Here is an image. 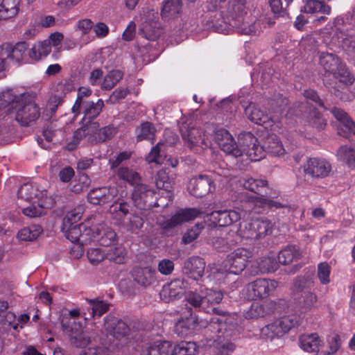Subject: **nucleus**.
Listing matches in <instances>:
<instances>
[{
    "instance_id": "obj_1",
    "label": "nucleus",
    "mask_w": 355,
    "mask_h": 355,
    "mask_svg": "<svg viewBox=\"0 0 355 355\" xmlns=\"http://www.w3.org/2000/svg\"><path fill=\"white\" fill-rule=\"evenodd\" d=\"M223 294L219 291L205 288V302L203 311L214 313L213 317L206 326L207 331L213 334L211 339L218 341L223 348L232 351L234 348L231 340H234L239 334V317L236 313H226L214 306L221 302Z\"/></svg>"
},
{
    "instance_id": "obj_2",
    "label": "nucleus",
    "mask_w": 355,
    "mask_h": 355,
    "mask_svg": "<svg viewBox=\"0 0 355 355\" xmlns=\"http://www.w3.org/2000/svg\"><path fill=\"white\" fill-rule=\"evenodd\" d=\"M246 0H224L218 4L216 13L214 16L216 20L211 21V27L217 23L236 26L238 19L245 13Z\"/></svg>"
},
{
    "instance_id": "obj_3",
    "label": "nucleus",
    "mask_w": 355,
    "mask_h": 355,
    "mask_svg": "<svg viewBox=\"0 0 355 355\" xmlns=\"http://www.w3.org/2000/svg\"><path fill=\"white\" fill-rule=\"evenodd\" d=\"M273 223L267 218H256L239 224L238 234L246 239H260L272 233Z\"/></svg>"
},
{
    "instance_id": "obj_4",
    "label": "nucleus",
    "mask_w": 355,
    "mask_h": 355,
    "mask_svg": "<svg viewBox=\"0 0 355 355\" xmlns=\"http://www.w3.org/2000/svg\"><path fill=\"white\" fill-rule=\"evenodd\" d=\"M214 29L216 32L225 35L236 32L239 34L252 35L261 33L262 31V23L261 20L243 16L242 18L238 19L236 26H232L231 24H222L221 23L217 22L214 26Z\"/></svg>"
},
{
    "instance_id": "obj_5",
    "label": "nucleus",
    "mask_w": 355,
    "mask_h": 355,
    "mask_svg": "<svg viewBox=\"0 0 355 355\" xmlns=\"http://www.w3.org/2000/svg\"><path fill=\"white\" fill-rule=\"evenodd\" d=\"M312 286L313 282L304 277H299L295 282V288L297 291L295 300L302 313L311 311L317 302L316 294L310 290Z\"/></svg>"
},
{
    "instance_id": "obj_6",
    "label": "nucleus",
    "mask_w": 355,
    "mask_h": 355,
    "mask_svg": "<svg viewBox=\"0 0 355 355\" xmlns=\"http://www.w3.org/2000/svg\"><path fill=\"white\" fill-rule=\"evenodd\" d=\"M69 337L73 345L83 348L80 355H105V350L102 347H87L91 343V340L80 324L74 323L71 327Z\"/></svg>"
},
{
    "instance_id": "obj_7",
    "label": "nucleus",
    "mask_w": 355,
    "mask_h": 355,
    "mask_svg": "<svg viewBox=\"0 0 355 355\" xmlns=\"http://www.w3.org/2000/svg\"><path fill=\"white\" fill-rule=\"evenodd\" d=\"M277 286L278 282L274 279L259 278L248 284L243 291L249 300H254L268 297L275 291Z\"/></svg>"
},
{
    "instance_id": "obj_8",
    "label": "nucleus",
    "mask_w": 355,
    "mask_h": 355,
    "mask_svg": "<svg viewBox=\"0 0 355 355\" xmlns=\"http://www.w3.org/2000/svg\"><path fill=\"white\" fill-rule=\"evenodd\" d=\"M239 143L242 155L245 154L251 161H259L265 157L263 146L259 145L258 139L251 132L240 134Z\"/></svg>"
},
{
    "instance_id": "obj_9",
    "label": "nucleus",
    "mask_w": 355,
    "mask_h": 355,
    "mask_svg": "<svg viewBox=\"0 0 355 355\" xmlns=\"http://www.w3.org/2000/svg\"><path fill=\"white\" fill-rule=\"evenodd\" d=\"M62 230L66 237L72 243H78V244L84 245L92 242L91 232L92 230L89 222L79 225H69V226L62 225Z\"/></svg>"
},
{
    "instance_id": "obj_10",
    "label": "nucleus",
    "mask_w": 355,
    "mask_h": 355,
    "mask_svg": "<svg viewBox=\"0 0 355 355\" xmlns=\"http://www.w3.org/2000/svg\"><path fill=\"white\" fill-rule=\"evenodd\" d=\"M87 141L92 144L105 142L111 139L117 132L113 125L100 128L98 122H92L84 126Z\"/></svg>"
},
{
    "instance_id": "obj_11",
    "label": "nucleus",
    "mask_w": 355,
    "mask_h": 355,
    "mask_svg": "<svg viewBox=\"0 0 355 355\" xmlns=\"http://www.w3.org/2000/svg\"><path fill=\"white\" fill-rule=\"evenodd\" d=\"M251 256L252 253L248 250L238 248L227 255L223 264L228 268L230 273L237 275L245 268Z\"/></svg>"
},
{
    "instance_id": "obj_12",
    "label": "nucleus",
    "mask_w": 355,
    "mask_h": 355,
    "mask_svg": "<svg viewBox=\"0 0 355 355\" xmlns=\"http://www.w3.org/2000/svg\"><path fill=\"white\" fill-rule=\"evenodd\" d=\"M331 170V164L324 158H309L303 165L304 174L313 179L325 178L329 175Z\"/></svg>"
},
{
    "instance_id": "obj_13",
    "label": "nucleus",
    "mask_w": 355,
    "mask_h": 355,
    "mask_svg": "<svg viewBox=\"0 0 355 355\" xmlns=\"http://www.w3.org/2000/svg\"><path fill=\"white\" fill-rule=\"evenodd\" d=\"M343 24V19L338 17L334 19L333 25L336 28V31L333 40L336 42L346 53L355 59V37L348 32L341 30L340 26Z\"/></svg>"
},
{
    "instance_id": "obj_14",
    "label": "nucleus",
    "mask_w": 355,
    "mask_h": 355,
    "mask_svg": "<svg viewBox=\"0 0 355 355\" xmlns=\"http://www.w3.org/2000/svg\"><path fill=\"white\" fill-rule=\"evenodd\" d=\"M214 139L219 148L227 155L234 157L242 156L240 145L238 146L232 135L225 129L220 128L215 132Z\"/></svg>"
},
{
    "instance_id": "obj_15",
    "label": "nucleus",
    "mask_w": 355,
    "mask_h": 355,
    "mask_svg": "<svg viewBox=\"0 0 355 355\" xmlns=\"http://www.w3.org/2000/svg\"><path fill=\"white\" fill-rule=\"evenodd\" d=\"M241 218L239 212L235 210L215 211L206 215V222L209 225L229 226Z\"/></svg>"
},
{
    "instance_id": "obj_16",
    "label": "nucleus",
    "mask_w": 355,
    "mask_h": 355,
    "mask_svg": "<svg viewBox=\"0 0 355 355\" xmlns=\"http://www.w3.org/2000/svg\"><path fill=\"white\" fill-rule=\"evenodd\" d=\"M92 241L98 243L103 246H110L116 242V234L109 226L100 223L92 227Z\"/></svg>"
},
{
    "instance_id": "obj_17",
    "label": "nucleus",
    "mask_w": 355,
    "mask_h": 355,
    "mask_svg": "<svg viewBox=\"0 0 355 355\" xmlns=\"http://www.w3.org/2000/svg\"><path fill=\"white\" fill-rule=\"evenodd\" d=\"M202 214V211L196 208L182 209L178 211L170 219L161 223V226L164 230L172 229L184 222H188L197 217H200Z\"/></svg>"
},
{
    "instance_id": "obj_18",
    "label": "nucleus",
    "mask_w": 355,
    "mask_h": 355,
    "mask_svg": "<svg viewBox=\"0 0 355 355\" xmlns=\"http://www.w3.org/2000/svg\"><path fill=\"white\" fill-rule=\"evenodd\" d=\"M118 194L116 187H101L91 190L87 198L93 205H103L113 200Z\"/></svg>"
},
{
    "instance_id": "obj_19",
    "label": "nucleus",
    "mask_w": 355,
    "mask_h": 355,
    "mask_svg": "<svg viewBox=\"0 0 355 355\" xmlns=\"http://www.w3.org/2000/svg\"><path fill=\"white\" fill-rule=\"evenodd\" d=\"M182 137L185 144L190 148L196 146L207 147L209 144L203 130L197 128L181 129Z\"/></svg>"
},
{
    "instance_id": "obj_20",
    "label": "nucleus",
    "mask_w": 355,
    "mask_h": 355,
    "mask_svg": "<svg viewBox=\"0 0 355 355\" xmlns=\"http://www.w3.org/2000/svg\"><path fill=\"white\" fill-rule=\"evenodd\" d=\"M187 288L188 284L187 282L176 279L163 286L160 295L164 301L169 302L182 296Z\"/></svg>"
},
{
    "instance_id": "obj_21",
    "label": "nucleus",
    "mask_w": 355,
    "mask_h": 355,
    "mask_svg": "<svg viewBox=\"0 0 355 355\" xmlns=\"http://www.w3.org/2000/svg\"><path fill=\"white\" fill-rule=\"evenodd\" d=\"M276 307V302L271 300L255 302L251 304L249 309L245 313V317L247 319H257L264 317L272 313Z\"/></svg>"
},
{
    "instance_id": "obj_22",
    "label": "nucleus",
    "mask_w": 355,
    "mask_h": 355,
    "mask_svg": "<svg viewBox=\"0 0 355 355\" xmlns=\"http://www.w3.org/2000/svg\"><path fill=\"white\" fill-rule=\"evenodd\" d=\"M46 195V191L41 190L35 183L24 184L18 190V198L29 202L44 200Z\"/></svg>"
},
{
    "instance_id": "obj_23",
    "label": "nucleus",
    "mask_w": 355,
    "mask_h": 355,
    "mask_svg": "<svg viewBox=\"0 0 355 355\" xmlns=\"http://www.w3.org/2000/svg\"><path fill=\"white\" fill-rule=\"evenodd\" d=\"M211 180L205 175L193 178L188 184L189 193L195 197L202 198L211 191Z\"/></svg>"
},
{
    "instance_id": "obj_24",
    "label": "nucleus",
    "mask_w": 355,
    "mask_h": 355,
    "mask_svg": "<svg viewBox=\"0 0 355 355\" xmlns=\"http://www.w3.org/2000/svg\"><path fill=\"white\" fill-rule=\"evenodd\" d=\"M205 262L199 257H191L184 263L183 272L189 277L198 280L205 272Z\"/></svg>"
},
{
    "instance_id": "obj_25",
    "label": "nucleus",
    "mask_w": 355,
    "mask_h": 355,
    "mask_svg": "<svg viewBox=\"0 0 355 355\" xmlns=\"http://www.w3.org/2000/svg\"><path fill=\"white\" fill-rule=\"evenodd\" d=\"M104 329L107 334L116 338L127 335L129 331L128 327L123 321L110 316L105 319Z\"/></svg>"
},
{
    "instance_id": "obj_26",
    "label": "nucleus",
    "mask_w": 355,
    "mask_h": 355,
    "mask_svg": "<svg viewBox=\"0 0 355 355\" xmlns=\"http://www.w3.org/2000/svg\"><path fill=\"white\" fill-rule=\"evenodd\" d=\"M263 146L265 153H268L274 156H282L291 150L290 148H285L282 141L275 135L268 136Z\"/></svg>"
},
{
    "instance_id": "obj_27",
    "label": "nucleus",
    "mask_w": 355,
    "mask_h": 355,
    "mask_svg": "<svg viewBox=\"0 0 355 355\" xmlns=\"http://www.w3.org/2000/svg\"><path fill=\"white\" fill-rule=\"evenodd\" d=\"M245 114L250 121L258 125H263L270 119L266 112L254 103H250L245 108Z\"/></svg>"
},
{
    "instance_id": "obj_28",
    "label": "nucleus",
    "mask_w": 355,
    "mask_h": 355,
    "mask_svg": "<svg viewBox=\"0 0 355 355\" xmlns=\"http://www.w3.org/2000/svg\"><path fill=\"white\" fill-rule=\"evenodd\" d=\"M27 44L25 42H18L15 46L3 45L2 46V55H6V58L13 62H19L25 55L27 50Z\"/></svg>"
},
{
    "instance_id": "obj_29",
    "label": "nucleus",
    "mask_w": 355,
    "mask_h": 355,
    "mask_svg": "<svg viewBox=\"0 0 355 355\" xmlns=\"http://www.w3.org/2000/svg\"><path fill=\"white\" fill-rule=\"evenodd\" d=\"M182 0H165L161 11L162 17L165 20L177 19L181 14Z\"/></svg>"
},
{
    "instance_id": "obj_30",
    "label": "nucleus",
    "mask_w": 355,
    "mask_h": 355,
    "mask_svg": "<svg viewBox=\"0 0 355 355\" xmlns=\"http://www.w3.org/2000/svg\"><path fill=\"white\" fill-rule=\"evenodd\" d=\"M319 63L323 69L329 73H336L342 63L339 58L334 53L321 52L319 53Z\"/></svg>"
},
{
    "instance_id": "obj_31",
    "label": "nucleus",
    "mask_w": 355,
    "mask_h": 355,
    "mask_svg": "<svg viewBox=\"0 0 355 355\" xmlns=\"http://www.w3.org/2000/svg\"><path fill=\"white\" fill-rule=\"evenodd\" d=\"M20 0H2L0 3V21L15 17L19 11Z\"/></svg>"
},
{
    "instance_id": "obj_32",
    "label": "nucleus",
    "mask_w": 355,
    "mask_h": 355,
    "mask_svg": "<svg viewBox=\"0 0 355 355\" xmlns=\"http://www.w3.org/2000/svg\"><path fill=\"white\" fill-rule=\"evenodd\" d=\"M141 355H173L172 345L167 341H157L144 349Z\"/></svg>"
},
{
    "instance_id": "obj_33",
    "label": "nucleus",
    "mask_w": 355,
    "mask_h": 355,
    "mask_svg": "<svg viewBox=\"0 0 355 355\" xmlns=\"http://www.w3.org/2000/svg\"><path fill=\"white\" fill-rule=\"evenodd\" d=\"M156 272L150 267L139 268L134 271V279L140 285L148 286L155 280Z\"/></svg>"
},
{
    "instance_id": "obj_34",
    "label": "nucleus",
    "mask_w": 355,
    "mask_h": 355,
    "mask_svg": "<svg viewBox=\"0 0 355 355\" xmlns=\"http://www.w3.org/2000/svg\"><path fill=\"white\" fill-rule=\"evenodd\" d=\"M302 12L308 14L322 13L330 15L331 8L324 1L320 0H307L302 8Z\"/></svg>"
},
{
    "instance_id": "obj_35",
    "label": "nucleus",
    "mask_w": 355,
    "mask_h": 355,
    "mask_svg": "<svg viewBox=\"0 0 355 355\" xmlns=\"http://www.w3.org/2000/svg\"><path fill=\"white\" fill-rule=\"evenodd\" d=\"M338 160L349 168L355 169V148L347 146H341L336 152Z\"/></svg>"
},
{
    "instance_id": "obj_36",
    "label": "nucleus",
    "mask_w": 355,
    "mask_h": 355,
    "mask_svg": "<svg viewBox=\"0 0 355 355\" xmlns=\"http://www.w3.org/2000/svg\"><path fill=\"white\" fill-rule=\"evenodd\" d=\"M242 185L245 189L255 193H261L265 191L268 196L266 189H268V184L266 180L246 178L242 180Z\"/></svg>"
},
{
    "instance_id": "obj_37",
    "label": "nucleus",
    "mask_w": 355,
    "mask_h": 355,
    "mask_svg": "<svg viewBox=\"0 0 355 355\" xmlns=\"http://www.w3.org/2000/svg\"><path fill=\"white\" fill-rule=\"evenodd\" d=\"M139 31L145 38L152 41L156 40L159 38L162 33L158 23L155 21H144Z\"/></svg>"
},
{
    "instance_id": "obj_38",
    "label": "nucleus",
    "mask_w": 355,
    "mask_h": 355,
    "mask_svg": "<svg viewBox=\"0 0 355 355\" xmlns=\"http://www.w3.org/2000/svg\"><path fill=\"white\" fill-rule=\"evenodd\" d=\"M156 128L152 123L144 122L136 128L137 140H148L153 143L155 140Z\"/></svg>"
},
{
    "instance_id": "obj_39",
    "label": "nucleus",
    "mask_w": 355,
    "mask_h": 355,
    "mask_svg": "<svg viewBox=\"0 0 355 355\" xmlns=\"http://www.w3.org/2000/svg\"><path fill=\"white\" fill-rule=\"evenodd\" d=\"M320 340L316 334L303 335L300 338V346L305 352H313L319 349Z\"/></svg>"
},
{
    "instance_id": "obj_40",
    "label": "nucleus",
    "mask_w": 355,
    "mask_h": 355,
    "mask_svg": "<svg viewBox=\"0 0 355 355\" xmlns=\"http://www.w3.org/2000/svg\"><path fill=\"white\" fill-rule=\"evenodd\" d=\"M43 229L40 225H34L24 227L17 233V238L23 241H33L42 233Z\"/></svg>"
},
{
    "instance_id": "obj_41",
    "label": "nucleus",
    "mask_w": 355,
    "mask_h": 355,
    "mask_svg": "<svg viewBox=\"0 0 355 355\" xmlns=\"http://www.w3.org/2000/svg\"><path fill=\"white\" fill-rule=\"evenodd\" d=\"M8 303L6 301H0V324L17 329V324H15L16 315L14 313L8 311Z\"/></svg>"
},
{
    "instance_id": "obj_42",
    "label": "nucleus",
    "mask_w": 355,
    "mask_h": 355,
    "mask_svg": "<svg viewBox=\"0 0 355 355\" xmlns=\"http://www.w3.org/2000/svg\"><path fill=\"white\" fill-rule=\"evenodd\" d=\"M300 256L299 250L295 246L290 245L281 250L277 258L280 263L286 265L297 260Z\"/></svg>"
},
{
    "instance_id": "obj_43",
    "label": "nucleus",
    "mask_w": 355,
    "mask_h": 355,
    "mask_svg": "<svg viewBox=\"0 0 355 355\" xmlns=\"http://www.w3.org/2000/svg\"><path fill=\"white\" fill-rule=\"evenodd\" d=\"M49 44V42L44 40L43 42L34 44L28 53L30 58L33 60L37 61L42 58L46 57L51 51Z\"/></svg>"
},
{
    "instance_id": "obj_44",
    "label": "nucleus",
    "mask_w": 355,
    "mask_h": 355,
    "mask_svg": "<svg viewBox=\"0 0 355 355\" xmlns=\"http://www.w3.org/2000/svg\"><path fill=\"white\" fill-rule=\"evenodd\" d=\"M331 113L347 130L355 135V123L344 110L335 107Z\"/></svg>"
},
{
    "instance_id": "obj_45",
    "label": "nucleus",
    "mask_w": 355,
    "mask_h": 355,
    "mask_svg": "<svg viewBox=\"0 0 355 355\" xmlns=\"http://www.w3.org/2000/svg\"><path fill=\"white\" fill-rule=\"evenodd\" d=\"M198 346L194 342H181L174 347L172 346L173 355H196Z\"/></svg>"
},
{
    "instance_id": "obj_46",
    "label": "nucleus",
    "mask_w": 355,
    "mask_h": 355,
    "mask_svg": "<svg viewBox=\"0 0 355 355\" xmlns=\"http://www.w3.org/2000/svg\"><path fill=\"white\" fill-rule=\"evenodd\" d=\"M282 335L300 324V318L296 315L284 316L277 320Z\"/></svg>"
},
{
    "instance_id": "obj_47",
    "label": "nucleus",
    "mask_w": 355,
    "mask_h": 355,
    "mask_svg": "<svg viewBox=\"0 0 355 355\" xmlns=\"http://www.w3.org/2000/svg\"><path fill=\"white\" fill-rule=\"evenodd\" d=\"M130 205L125 202H114L109 209V212L112 218L121 220L129 214Z\"/></svg>"
},
{
    "instance_id": "obj_48",
    "label": "nucleus",
    "mask_w": 355,
    "mask_h": 355,
    "mask_svg": "<svg viewBox=\"0 0 355 355\" xmlns=\"http://www.w3.org/2000/svg\"><path fill=\"white\" fill-rule=\"evenodd\" d=\"M187 302L192 306L203 311L205 302V288H201L200 293L190 291L186 295Z\"/></svg>"
},
{
    "instance_id": "obj_49",
    "label": "nucleus",
    "mask_w": 355,
    "mask_h": 355,
    "mask_svg": "<svg viewBox=\"0 0 355 355\" xmlns=\"http://www.w3.org/2000/svg\"><path fill=\"white\" fill-rule=\"evenodd\" d=\"M31 205L22 209L24 215L31 217H37L45 214L44 200H39L36 203L30 202Z\"/></svg>"
},
{
    "instance_id": "obj_50",
    "label": "nucleus",
    "mask_w": 355,
    "mask_h": 355,
    "mask_svg": "<svg viewBox=\"0 0 355 355\" xmlns=\"http://www.w3.org/2000/svg\"><path fill=\"white\" fill-rule=\"evenodd\" d=\"M103 105L102 100H98L96 103L89 101L85 102L83 111L85 118L88 119L96 118L101 112Z\"/></svg>"
},
{
    "instance_id": "obj_51",
    "label": "nucleus",
    "mask_w": 355,
    "mask_h": 355,
    "mask_svg": "<svg viewBox=\"0 0 355 355\" xmlns=\"http://www.w3.org/2000/svg\"><path fill=\"white\" fill-rule=\"evenodd\" d=\"M164 145L162 142H159L155 146L153 147L150 152L146 156V161L150 163H155L160 165L164 163L165 157L162 154V147Z\"/></svg>"
},
{
    "instance_id": "obj_52",
    "label": "nucleus",
    "mask_w": 355,
    "mask_h": 355,
    "mask_svg": "<svg viewBox=\"0 0 355 355\" xmlns=\"http://www.w3.org/2000/svg\"><path fill=\"white\" fill-rule=\"evenodd\" d=\"M261 335L263 338L270 340L283 336L277 320L263 327L261 330Z\"/></svg>"
},
{
    "instance_id": "obj_53",
    "label": "nucleus",
    "mask_w": 355,
    "mask_h": 355,
    "mask_svg": "<svg viewBox=\"0 0 355 355\" xmlns=\"http://www.w3.org/2000/svg\"><path fill=\"white\" fill-rule=\"evenodd\" d=\"M333 75L335 78L338 79L340 82L344 83L347 86L352 85L355 80L354 76L343 62L340 64L336 71V73H334Z\"/></svg>"
},
{
    "instance_id": "obj_54",
    "label": "nucleus",
    "mask_w": 355,
    "mask_h": 355,
    "mask_svg": "<svg viewBox=\"0 0 355 355\" xmlns=\"http://www.w3.org/2000/svg\"><path fill=\"white\" fill-rule=\"evenodd\" d=\"M105 257L110 261L118 264H121L125 260V250L123 247H115L111 248L105 252Z\"/></svg>"
},
{
    "instance_id": "obj_55",
    "label": "nucleus",
    "mask_w": 355,
    "mask_h": 355,
    "mask_svg": "<svg viewBox=\"0 0 355 355\" xmlns=\"http://www.w3.org/2000/svg\"><path fill=\"white\" fill-rule=\"evenodd\" d=\"M122 72L119 70L110 71L104 78L103 89H112L122 78Z\"/></svg>"
},
{
    "instance_id": "obj_56",
    "label": "nucleus",
    "mask_w": 355,
    "mask_h": 355,
    "mask_svg": "<svg viewBox=\"0 0 355 355\" xmlns=\"http://www.w3.org/2000/svg\"><path fill=\"white\" fill-rule=\"evenodd\" d=\"M88 302L92 306V314L94 316L100 317L105 313H106L110 306V304L100 300L98 299L88 300Z\"/></svg>"
},
{
    "instance_id": "obj_57",
    "label": "nucleus",
    "mask_w": 355,
    "mask_h": 355,
    "mask_svg": "<svg viewBox=\"0 0 355 355\" xmlns=\"http://www.w3.org/2000/svg\"><path fill=\"white\" fill-rule=\"evenodd\" d=\"M331 267L327 262H322L318 265L317 276L320 282L326 285L330 282Z\"/></svg>"
},
{
    "instance_id": "obj_58",
    "label": "nucleus",
    "mask_w": 355,
    "mask_h": 355,
    "mask_svg": "<svg viewBox=\"0 0 355 355\" xmlns=\"http://www.w3.org/2000/svg\"><path fill=\"white\" fill-rule=\"evenodd\" d=\"M259 268L264 272H274L278 268V263L274 257H266L259 261Z\"/></svg>"
},
{
    "instance_id": "obj_59",
    "label": "nucleus",
    "mask_w": 355,
    "mask_h": 355,
    "mask_svg": "<svg viewBox=\"0 0 355 355\" xmlns=\"http://www.w3.org/2000/svg\"><path fill=\"white\" fill-rule=\"evenodd\" d=\"M91 180L87 175L83 173L79 175L78 179L75 180L71 190L75 193H80L89 187Z\"/></svg>"
},
{
    "instance_id": "obj_60",
    "label": "nucleus",
    "mask_w": 355,
    "mask_h": 355,
    "mask_svg": "<svg viewBox=\"0 0 355 355\" xmlns=\"http://www.w3.org/2000/svg\"><path fill=\"white\" fill-rule=\"evenodd\" d=\"M307 119L312 126L318 129H322L326 125L325 120L322 118L320 113L315 108L309 112Z\"/></svg>"
},
{
    "instance_id": "obj_61",
    "label": "nucleus",
    "mask_w": 355,
    "mask_h": 355,
    "mask_svg": "<svg viewBox=\"0 0 355 355\" xmlns=\"http://www.w3.org/2000/svg\"><path fill=\"white\" fill-rule=\"evenodd\" d=\"M117 175L119 178L134 184L139 181V176L137 173L128 169V168H120L118 171Z\"/></svg>"
},
{
    "instance_id": "obj_62",
    "label": "nucleus",
    "mask_w": 355,
    "mask_h": 355,
    "mask_svg": "<svg viewBox=\"0 0 355 355\" xmlns=\"http://www.w3.org/2000/svg\"><path fill=\"white\" fill-rule=\"evenodd\" d=\"M144 225V219L137 214H132L129 220L126 223L127 230L132 233H138Z\"/></svg>"
},
{
    "instance_id": "obj_63",
    "label": "nucleus",
    "mask_w": 355,
    "mask_h": 355,
    "mask_svg": "<svg viewBox=\"0 0 355 355\" xmlns=\"http://www.w3.org/2000/svg\"><path fill=\"white\" fill-rule=\"evenodd\" d=\"M83 211V208L82 207H78L68 212L66 216L64 218L62 225L67 226H69V225H74L81 218Z\"/></svg>"
},
{
    "instance_id": "obj_64",
    "label": "nucleus",
    "mask_w": 355,
    "mask_h": 355,
    "mask_svg": "<svg viewBox=\"0 0 355 355\" xmlns=\"http://www.w3.org/2000/svg\"><path fill=\"white\" fill-rule=\"evenodd\" d=\"M155 184L157 189L168 191L171 188L169 177L165 170L159 171L155 178Z\"/></svg>"
}]
</instances>
